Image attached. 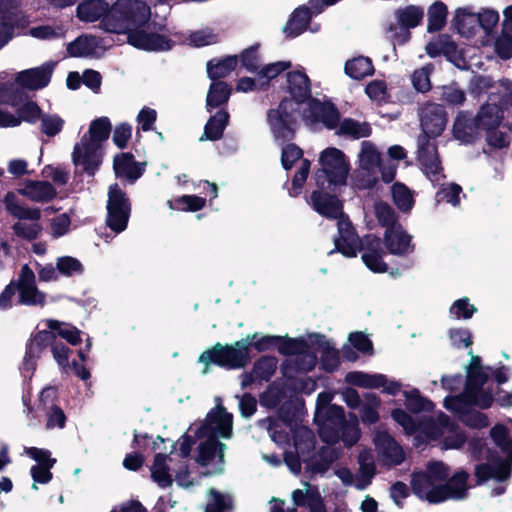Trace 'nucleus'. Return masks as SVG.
<instances>
[{
    "instance_id": "obj_1",
    "label": "nucleus",
    "mask_w": 512,
    "mask_h": 512,
    "mask_svg": "<svg viewBox=\"0 0 512 512\" xmlns=\"http://www.w3.org/2000/svg\"><path fill=\"white\" fill-rule=\"evenodd\" d=\"M150 7L140 0H117L109 13L99 23V27L109 33L128 34V42L148 51H165L172 48L175 41L164 35L149 33L141 29L150 19Z\"/></svg>"
},
{
    "instance_id": "obj_2",
    "label": "nucleus",
    "mask_w": 512,
    "mask_h": 512,
    "mask_svg": "<svg viewBox=\"0 0 512 512\" xmlns=\"http://www.w3.org/2000/svg\"><path fill=\"white\" fill-rule=\"evenodd\" d=\"M449 473V468L443 462H431L426 472L413 475L411 484L414 493L430 503L466 497L468 474L461 471L448 479Z\"/></svg>"
},
{
    "instance_id": "obj_3",
    "label": "nucleus",
    "mask_w": 512,
    "mask_h": 512,
    "mask_svg": "<svg viewBox=\"0 0 512 512\" xmlns=\"http://www.w3.org/2000/svg\"><path fill=\"white\" fill-rule=\"evenodd\" d=\"M111 132V123L108 118L101 117L91 122L89 130L76 143L72 152V161L75 166L82 167L89 175H93L101 164V148Z\"/></svg>"
},
{
    "instance_id": "obj_4",
    "label": "nucleus",
    "mask_w": 512,
    "mask_h": 512,
    "mask_svg": "<svg viewBox=\"0 0 512 512\" xmlns=\"http://www.w3.org/2000/svg\"><path fill=\"white\" fill-rule=\"evenodd\" d=\"M311 201L319 214L338 220L339 237L335 239V248L347 257L356 256L359 238L355 234L351 222L343 216L341 202L335 196L317 191L312 193Z\"/></svg>"
},
{
    "instance_id": "obj_5",
    "label": "nucleus",
    "mask_w": 512,
    "mask_h": 512,
    "mask_svg": "<svg viewBox=\"0 0 512 512\" xmlns=\"http://www.w3.org/2000/svg\"><path fill=\"white\" fill-rule=\"evenodd\" d=\"M487 377L488 375L480 365V358L472 356L467 371L465 393L460 396L447 397L445 399V407L459 414L467 412L471 405L488 408L493 402V397L491 392L483 388Z\"/></svg>"
},
{
    "instance_id": "obj_6",
    "label": "nucleus",
    "mask_w": 512,
    "mask_h": 512,
    "mask_svg": "<svg viewBox=\"0 0 512 512\" xmlns=\"http://www.w3.org/2000/svg\"><path fill=\"white\" fill-rule=\"evenodd\" d=\"M248 361V345L236 342L234 345L223 346L216 344L212 349L204 351L199 356V362L205 364L203 374L208 373L209 365L215 363L229 369L243 367Z\"/></svg>"
},
{
    "instance_id": "obj_7",
    "label": "nucleus",
    "mask_w": 512,
    "mask_h": 512,
    "mask_svg": "<svg viewBox=\"0 0 512 512\" xmlns=\"http://www.w3.org/2000/svg\"><path fill=\"white\" fill-rule=\"evenodd\" d=\"M491 437L495 444L507 454L508 464H501L499 467H492L487 464H481L476 467L475 474L479 482L486 481L490 478L505 480L510 475V465L512 463V439L508 437L505 427L495 426L491 432Z\"/></svg>"
},
{
    "instance_id": "obj_8",
    "label": "nucleus",
    "mask_w": 512,
    "mask_h": 512,
    "mask_svg": "<svg viewBox=\"0 0 512 512\" xmlns=\"http://www.w3.org/2000/svg\"><path fill=\"white\" fill-rule=\"evenodd\" d=\"M331 400L332 395L328 392L320 393L317 398L316 420L320 422L319 434L327 443H334L338 437L336 430L330 431L331 425L343 422V408L329 405Z\"/></svg>"
},
{
    "instance_id": "obj_9",
    "label": "nucleus",
    "mask_w": 512,
    "mask_h": 512,
    "mask_svg": "<svg viewBox=\"0 0 512 512\" xmlns=\"http://www.w3.org/2000/svg\"><path fill=\"white\" fill-rule=\"evenodd\" d=\"M296 103L292 100H283L277 109L268 112L267 118L274 134L278 140L286 141L293 138L295 133Z\"/></svg>"
},
{
    "instance_id": "obj_10",
    "label": "nucleus",
    "mask_w": 512,
    "mask_h": 512,
    "mask_svg": "<svg viewBox=\"0 0 512 512\" xmlns=\"http://www.w3.org/2000/svg\"><path fill=\"white\" fill-rule=\"evenodd\" d=\"M107 210L108 227L116 233L124 231L130 216V204L116 184L109 188Z\"/></svg>"
},
{
    "instance_id": "obj_11",
    "label": "nucleus",
    "mask_w": 512,
    "mask_h": 512,
    "mask_svg": "<svg viewBox=\"0 0 512 512\" xmlns=\"http://www.w3.org/2000/svg\"><path fill=\"white\" fill-rule=\"evenodd\" d=\"M198 438L205 439L199 444L197 463L208 467V474L221 473L224 464V450L226 445L220 443L214 437L196 435Z\"/></svg>"
},
{
    "instance_id": "obj_12",
    "label": "nucleus",
    "mask_w": 512,
    "mask_h": 512,
    "mask_svg": "<svg viewBox=\"0 0 512 512\" xmlns=\"http://www.w3.org/2000/svg\"><path fill=\"white\" fill-rule=\"evenodd\" d=\"M196 435L230 438L232 435V415L218 404L211 410L204 423L196 430Z\"/></svg>"
},
{
    "instance_id": "obj_13",
    "label": "nucleus",
    "mask_w": 512,
    "mask_h": 512,
    "mask_svg": "<svg viewBox=\"0 0 512 512\" xmlns=\"http://www.w3.org/2000/svg\"><path fill=\"white\" fill-rule=\"evenodd\" d=\"M319 163L322 172L332 184H344L349 172V165L343 152L337 148H327L321 152Z\"/></svg>"
},
{
    "instance_id": "obj_14",
    "label": "nucleus",
    "mask_w": 512,
    "mask_h": 512,
    "mask_svg": "<svg viewBox=\"0 0 512 512\" xmlns=\"http://www.w3.org/2000/svg\"><path fill=\"white\" fill-rule=\"evenodd\" d=\"M373 442L378 460L385 466L400 465L405 460L403 448L386 431L377 430Z\"/></svg>"
},
{
    "instance_id": "obj_15",
    "label": "nucleus",
    "mask_w": 512,
    "mask_h": 512,
    "mask_svg": "<svg viewBox=\"0 0 512 512\" xmlns=\"http://www.w3.org/2000/svg\"><path fill=\"white\" fill-rule=\"evenodd\" d=\"M25 454L37 462L31 467L30 473L34 480L33 489H37L36 483L46 484L52 479L50 469L56 463V459L51 457L50 451L36 447L25 449Z\"/></svg>"
},
{
    "instance_id": "obj_16",
    "label": "nucleus",
    "mask_w": 512,
    "mask_h": 512,
    "mask_svg": "<svg viewBox=\"0 0 512 512\" xmlns=\"http://www.w3.org/2000/svg\"><path fill=\"white\" fill-rule=\"evenodd\" d=\"M423 135L428 139L440 135L446 127L447 119L443 107L435 103H425L420 112Z\"/></svg>"
},
{
    "instance_id": "obj_17",
    "label": "nucleus",
    "mask_w": 512,
    "mask_h": 512,
    "mask_svg": "<svg viewBox=\"0 0 512 512\" xmlns=\"http://www.w3.org/2000/svg\"><path fill=\"white\" fill-rule=\"evenodd\" d=\"M418 149V158L424 172L432 182H438L443 175L435 145L426 136H419Z\"/></svg>"
},
{
    "instance_id": "obj_18",
    "label": "nucleus",
    "mask_w": 512,
    "mask_h": 512,
    "mask_svg": "<svg viewBox=\"0 0 512 512\" xmlns=\"http://www.w3.org/2000/svg\"><path fill=\"white\" fill-rule=\"evenodd\" d=\"M19 301L26 305H40L45 303V295L40 292L35 283V274L28 265L21 268L17 281Z\"/></svg>"
},
{
    "instance_id": "obj_19",
    "label": "nucleus",
    "mask_w": 512,
    "mask_h": 512,
    "mask_svg": "<svg viewBox=\"0 0 512 512\" xmlns=\"http://www.w3.org/2000/svg\"><path fill=\"white\" fill-rule=\"evenodd\" d=\"M423 15V9L414 5L396 10L395 16L401 28L400 33H398L393 25L389 26L388 32L391 33L389 36L390 40L395 41L401 36L402 42H404L410 35L407 29L416 27L421 22Z\"/></svg>"
},
{
    "instance_id": "obj_20",
    "label": "nucleus",
    "mask_w": 512,
    "mask_h": 512,
    "mask_svg": "<svg viewBox=\"0 0 512 512\" xmlns=\"http://www.w3.org/2000/svg\"><path fill=\"white\" fill-rule=\"evenodd\" d=\"M53 69V63H46L37 68L21 71L16 76V82L29 90L41 89L49 83Z\"/></svg>"
},
{
    "instance_id": "obj_21",
    "label": "nucleus",
    "mask_w": 512,
    "mask_h": 512,
    "mask_svg": "<svg viewBox=\"0 0 512 512\" xmlns=\"http://www.w3.org/2000/svg\"><path fill=\"white\" fill-rule=\"evenodd\" d=\"M383 238L387 250L393 255L402 256L413 251L412 237L401 225H394L386 229Z\"/></svg>"
},
{
    "instance_id": "obj_22",
    "label": "nucleus",
    "mask_w": 512,
    "mask_h": 512,
    "mask_svg": "<svg viewBox=\"0 0 512 512\" xmlns=\"http://www.w3.org/2000/svg\"><path fill=\"white\" fill-rule=\"evenodd\" d=\"M41 115L42 112L37 103L29 101L18 109V117L0 110V126L16 127L20 125L22 120L28 123H35L40 119Z\"/></svg>"
},
{
    "instance_id": "obj_23",
    "label": "nucleus",
    "mask_w": 512,
    "mask_h": 512,
    "mask_svg": "<svg viewBox=\"0 0 512 512\" xmlns=\"http://www.w3.org/2000/svg\"><path fill=\"white\" fill-rule=\"evenodd\" d=\"M383 251L380 239L375 236H367L364 239L362 259L366 266L374 272H385L386 263L382 260Z\"/></svg>"
},
{
    "instance_id": "obj_24",
    "label": "nucleus",
    "mask_w": 512,
    "mask_h": 512,
    "mask_svg": "<svg viewBox=\"0 0 512 512\" xmlns=\"http://www.w3.org/2000/svg\"><path fill=\"white\" fill-rule=\"evenodd\" d=\"M283 350L286 353L295 354L293 362L300 371H310L316 365V354L309 351L307 345L302 341L293 340L289 342Z\"/></svg>"
},
{
    "instance_id": "obj_25",
    "label": "nucleus",
    "mask_w": 512,
    "mask_h": 512,
    "mask_svg": "<svg viewBox=\"0 0 512 512\" xmlns=\"http://www.w3.org/2000/svg\"><path fill=\"white\" fill-rule=\"evenodd\" d=\"M18 193L34 202H49L57 195L53 185L46 181H27Z\"/></svg>"
},
{
    "instance_id": "obj_26",
    "label": "nucleus",
    "mask_w": 512,
    "mask_h": 512,
    "mask_svg": "<svg viewBox=\"0 0 512 512\" xmlns=\"http://www.w3.org/2000/svg\"><path fill=\"white\" fill-rule=\"evenodd\" d=\"M480 130L483 129L477 117L472 118L465 113L457 116L453 127L455 138L465 143L474 141L479 136Z\"/></svg>"
},
{
    "instance_id": "obj_27",
    "label": "nucleus",
    "mask_w": 512,
    "mask_h": 512,
    "mask_svg": "<svg viewBox=\"0 0 512 512\" xmlns=\"http://www.w3.org/2000/svg\"><path fill=\"white\" fill-rule=\"evenodd\" d=\"M109 8L105 0H83L77 7V17L83 22L101 21L109 13Z\"/></svg>"
},
{
    "instance_id": "obj_28",
    "label": "nucleus",
    "mask_w": 512,
    "mask_h": 512,
    "mask_svg": "<svg viewBox=\"0 0 512 512\" xmlns=\"http://www.w3.org/2000/svg\"><path fill=\"white\" fill-rule=\"evenodd\" d=\"M453 430V423L444 414H440L437 420H429L419 425L418 432L424 434L428 440H443L445 434Z\"/></svg>"
},
{
    "instance_id": "obj_29",
    "label": "nucleus",
    "mask_w": 512,
    "mask_h": 512,
    "mask_svg": "<svg viewBox=\"0 0 512 512\" xmlns=\"http://www.w3.org/2000/svg\"><path fill=\"white\" fill-rule=\"evenodd\" d=\"M333 430L338 432V437L334 442L341 438L347 446L354 445L360 437L357 417L352 414L349 415V419H345L343 416V422L341 424L333 423L330 431Z\"/></svg>"
},
{
    "instance_id": "obj_30",
    "label": "nucleus",
    "mask_w": 512,
    "mask_h": 512,
    "mask_svg": "<svg viewBox=\"0 0 512 512\" xmlns=\"http://www.w3.org/2000/svg\"><path fill=\"white\" fill-rule=\"evenodd\" d=\"M288 90L296 103V107L298 104L304 100H306L310 96V85L308 77L301 72H292L288 73Z\"/></svg>"
},
{
    "instance_id": "obj_31",
    "label": "nucleus",
    "mask_w": 512,
    "mask_h": 512,
    "mask_svg": "<svg viewBox=\"0 0 512 512\" xmlns=\"http://www.w3.org/2000/svg\"><path fill=\"white\" fill-rule=\"evenodd\" d=\"M114 170L117 177L136 180L142 174V169L133 161L129 153H122L114 158Z\"/></svg>"
},
{
    "instance_id": "obj_32",
    "label": "nucleus",
    "mask_w": 512,
    "mask_h": 512,
    "mask_svg": "<svg viewBox=\"0 0 512 512\" xmlns=\"http://www.w3.org/2000/svg\"><path fill=\"white\" fill-rule=\"evenodd\" d=\"M98 48L99 42L96 37L83 35L69 43L67 51L73 57H88L95 55Z\"/></svg>"
},
{
    "instance_id": "obj_33",
    "label": "nucleus",
    "mask_w": 512,
    "mask_h": 512,
    "mask_svg": "<svg viewBox=\"0 0 512 512\" xmlns=\"http://www.w3.org/2000/svg\"><path fill=\"white\" fill-rule=\"evenodd\" d=\"M4 204L6 210L13 215L14 217L22 220V219H29L37 221L40 216L41 212L37 208H28L24 207L18 204L17 197L14 193L8 192L4 197Z\"/></svg>"
},
{
    "instance_id": "obj_34",
    "label": "nucleus",
    "mask_w": 512,
    "mask_h": 512,
    "mask_svg": "<svg viewBox=\"0 0 512 512\" xmlns=\"http://www.w3.org/2000/svg\"><path fill=\"white\" fill-rule=\"evenodd\" d=\"M455 24L461 34L470 36L479 26L478 13H474L470 8H459L455 13Z\"/></svg>"
},
{
    "instance_id": "obj_35",
    "label": "nucleus",
    "mask_w": 512,
    "mask_h": 512,
    "mask_svg": "<svg viewBox=\"0 0 512 512\" xmlns=\"http://www.w3.org/2000/svg\"><path fill=\"white\" fill-rule=\"evenodd\" d=\"M56 335L50 331L42 330L37 332L29 341L27 345V361L32 358L38 357L49 345L55 340Z\"/></svg>"
},
{
    "instance_id": "obj_36",
    "label": "nucleus",
    "mask_w": 512,
    "mask_h": 512,
    "mask_svg": "<svg viewBox=\"0 0 512 512\" xmlns=\"http://www.w3.org/2000/svg\"><path fill=\"white\" fill-rule=\"evenodd\" d=\"M229 114L226 111H219L211 117L205 125L204 135L200 137V141L218 140L222 137L223 131L228 123Z\"/></svg>"
},
{
    "instance_id": "obj_37",
    "label": "nucleus",
    "mask_w": 512,
    "mask_h": 512,
    "mask_svg": "<svg viewBox=\"0 0 512 512\" xmlns=\"http://www.w3.org/2000/svg\"><path fill=\"white\" fill-rule=\"evenodd\" d=\"M381 155L374 144L369 141L361 143V151L359 153V163L361 168L368 172H374L380 168Z\"/></svg>"
},
{
    "instance_id": "obj_38",
    "label": "nucleus",
    "mask_w": 512,
    "mask_h": 512,
    "mask_svg": "<svg viewBox=\"0 0 512 512\" xmlns=\"http://www.w3.org/2000/svg\"><path fill=\"white\" fill-rule=\"evenodd\" d=\"M476 117L482 129L487 132L497 128L501 123V109L496 104H486L481 107Z\"/></svg>"
},
{
    "instance_id": "obj_39",
    "label": "nucleus",
    "mask_w": 512,
    "mask_h": 512,
    "mask_svg": "<svg viewBox=\"0 0 512 512\" xmlns=\"http://www.w3.org/2000/svg\"><path fill=\"white\" fill-rule=\"evenodd\" d=\"M374 71L372 61L368 57L359 56L346 62L345 72L353 79L360 80Z\"/></svg>"
},
{
    "instance_id": "obj_40",
    "label": "nucleus",
    "mask_w": 512,
    "mask_h": 512,
    "mask_svg": "<svg viewBox=\"0 0 512 512\" xmlns=\"http://www.w3.org/2000/svg\"><path fill=\"white\" fill-rule=\"evenodd\" d=\"M237 63L238 59L236 56H228L217 62L211 60L207 63L208 76L213 80L224 78L235 69Z\"/></svg>"
},
{
    "instance_id": "obj_41",
    "label": "nucleus",
    "mask_w": 512,
    "mask_h": 512,
    "mask_svg": "<svg viewBox=\"0 0 512 512\" xmlns=\"http://www.w3.org/2000/svg\"><path fill=\"white\" fill-rule=\"evenodd\" d=\"M346 381L362 388L373 389L385 385V376L381 374L370 375L363 372H350L346 376Z\"/></svg>"
},
{
    "instance_id": "obj_42",
    "label": "nucleus",
    "mask_w": 512,
    "mask_h": 512,
    "mask_svg": "<svg viewBox=\"0 0 512 512\" xmlns=\"http://www.w3.org/2000/svg\"><path fill=\"white\" fill-rule=\"evenodd\" d=\"M168 457L164 454H157L151 467L152 479L162 488L171 486L172 478L166 465Z\"/></svg>"
},
{
    "instance_id": "obj_43",
    "label": "nucleus",
    "mask_w": 512,
    "mask_h": 512,
    "mask_svg": "<svg viewBox=\"0 0 512 512\" xmlns=\"http://www.w3.org/2000/svg\"><path fill=\"white\" fill-rule=\"evenodd\" d=\"M294 447L298 454L305 456L315 447L314 433L307 427L301 426L294 431Z\"/></svg>"
},
{
    "instance_id": "obj_44",
    "label": "nucleus",
    "mask_w": 512,
    "mask_h": 512,
    "mask_svg": "<svg viewBox=\"0 0 512 512\" xmlns=\"http://www.w3.org/2000/svg\"><path fill=\"white\" fill-rule=\"evenodd\" d=\"M358 462L360 466V477L362 483H358V488H365L375 474V464L373 454L368 449H363L358 456Z\"/></svg>"
},
{
    "instance_id": "obj_45",
    "label": "nucleus",
    "mask_w": 512,
    "mask_h": 512,
    "mask_svg": "<svg viewBox=\"0 0 512 512\" xmlns=\"http://www.w3.org/2000/svg\"><path fill=\"white\" fill-rule=\"evenodd\" d=\"M230 94L231 88L227 83L222 81L212 83L207 94V106L215 108L226 103Z\"/></svg>"
},
{
    "instance_id": "obj_46",
    "label": "nucleus",
    "mask_w": 512,
    "mask_h": 512,
    "mask_svg": "<svg viewBox=\"0 0 512 512\" xmlns=\"http://www.w3.org/2000/svg\"><path fill=\"white\" fill-rule=\"evenodd\" d=\"M317 343V352L321 354L324 369L329 372L336 370L340 362L337 350L330 347L323 337H319Z\"/></svg>"
},
{
    "instance_id": "obj_47",
    "label": "nucleus",
    "mask_w": 512,
    "mask_h": 512,
    "mask_svg": "<svg viewBox=\"0 0 512 512\" xmlns=\"http://www.w3.org/2000/svg\"><path fill=\"white\" fill-rule=\"evenodd\" d=\"M309 19L310 12L307 8L296 9L285 26L284 32L292 37L299 35L306 28Z\"/></svg>"
},
{
    "instance_id": "obj_48",
    "label": "nucleus",
    "mask_w": 512,
    "mask_h": 512,
    "mask_svg": "<svg viewBox=\"0 0 512 512\" xmlns=\"http://www.w3.org/2000/svg\"><path fill=\"white\" fill-rule=\"evenodd\" d=\"M321 494L317 487L312 486L309 482L303 483L302 489H296L292 492L291 498L295 507H309V505Z\"/></svg>"
},
{
    "instance_id": "obj_49",
    "label": "nucleus",
    "mask_w": 512,
    "mask_h": 512,
    "mask_svg": "<svg viewBox=\"0 0 512 512\" xmlns=\"http://www.w3.org/2000/svg\"><path fill=\"white\" fill-rule=\"evenodd\" d=\"M46 324L51 332L57 331L58 335L70 344L77 345L81 342L80 331L77 328L53 319L46 320Z\"/></svg>"
},
{
    "instance_id": "obj_50",
    "label": "nucleus",
    "mask_w": 512,
    "mask_h": 512,
    "mask_svg": "<svg viewBox=\"0 0 512 512\" xmlns=\"http://www.w3.org/2000/svg\"><path fill=\"white\" fill-rule=\"evenodd\" d=\"M447 17V7L442 2H435L428 10V31L435 32L442 29Z\"/></svg>"
},
{
    "instance_id": "obj_51",
    "label": "nucleus",
    "mask_w": 512,
    "mask_h": 512,
    "mask_svg": "<svg viewBox=\"0 0 512 512\" xmlns=\"http://www.w3.org/2000/svg\"><path fill=\"white\" fill-rule=\"evenodd\" d=\"M40 131L47 137H55L58 135L65 124L62 117L57 114L42 113L40 117Z\"/></svg>"
},
{
    "instance_id": "obj_52",
    "label": "nucleus",
    "mask_w": 512,
    "mask_h": 512,
    "mask_svg": "<svg viewBox=\"0 0 512 512\" xmlns=\"http://www.w3.org/2000/svg\"><path fill=\"white\" fill-rule=\"evenodd\" d=\"M392 197L398 209L404 212L409 211L414 204L411 191L400 183H396L392 186Z\"/></svg>"
},
{
    "instance_id": "obj_53",
    "label": "nucleus",
    "mask_w": 512,
    "mask_h": 512,
    "mask_svg": "<svg viewBox=\"0 0 512 512\" xmlns=\"http://www.w3.org/2000/svg\"><path fill=\"white\" fill-rule=\"evenodd\" d=\"M340 133L353 138L367 137L371 133V128L366 122H358L353 119H345L340 125Z\"/></svg>"
},
{
    "instance_id": "obj_54",
    "label": "nucleus",
    "mask_w": 512,
    "mask_h": 512,
    "mask_svg": "<svg viewBox=\"0 0 512 512\" xmlns=\"http://www.w3.org/2000/svg\"><path fill=\"white\" fill-rule=\"evenodd\" d=\"M312 110L317 118L321 120L326 127L334 128L338 123L339 116L333 107L315 102L312 104Z\"/></svg>"
},
{
    "instance_id": "obj_55",
    "label": "nucleus",
    "mask_w": 512,
    "mask_h": 512,
    "mask_svg": "<svg viewBox=\"0 0 512 512\" xmlns=\"http://www.w3.org/2000/svg\"><path fill=\"white\" fill-rule=\"evenodd\" d=\"M209 495L212 497V502L208 504L205 512H223L232 508L233 499L229 494L210 489Z\"/></svg>"
},
{
    "instance_id": "obj_56",
    "label": "nucleus",
    "mask_w": 512,
    "mask_h": 512,
    "mask_svg": "<svg viewBox=\"0 0 512 512\" xmlns=\"http://www.w3.org/2000/svg\"><path fill=\"white\" fill-rule=\"evenodd\" d=\"M374 212L378 222L382 226L386 227V229H388L389 227H393L394 225H400L397 222L395 212L387 203H376L374 207Z\"/></svg>"
},
{
    "instance_id": "obj_57",
    "label": "nucleus",
    "mask_w": 512,
    "mask_h": 512,
    "mask_svg": "<svg viewBox=\"0 0 512 512\" xmlns=\"http://www.w3.org/2000/svg\"><path fill=\"white\" fill-rule=\"evenodd\" d=\"M56 267L59 273L70 277L82 273V264L73 257L64 256L57 259Z\"/></svg>"
},
{
    "instance_id": "obj_58",
    "label": "nucleus",
    "mask_w": 512,
    "mask_h": 512,
    "mask_svg": "<svg viewBox=\"0 0 512 512\" xmlns=\"http://www.w3.org/2000/svg\"><path fill=\"white\" fill-rule=\"evenodd\" d=\"M186 41L189 45L202 47L216 43L218 41V35L210 29H203L191 33Z\"/></svg>"
},
{
    "instance_id": "obj_59",
    "label": "nucleus",
    "mask_w": 512,
    "mask_h": 512,
    "mask_svg": "<svg viewBox=\"0 0 512 512\" xmlns=\"http://www.w3.org/2000/svg\"><path fill=\"white\" fill-rule=\"evenodd\" d=\"M291 67L290 61H279L268 64L258 73V80L269 83L271 79L276 78L280 73Z\"/></svg>"
},
{
    "instance_id": "obj_60",
    "label": "nucleus",
    "mask_w": 512,
    "mask_h": 512,
    "mask_svg": "<svg viewBox=\"0 0 512 512\" xmlns=\"http://www.w3.org/2000/svg\"><path fill=\"white\" fill-rule=\"evenodd\" d=\"M429 66L416 70L412 75V84L418 92H427L431 89Z\"/></svg>"
},
{
    "instance_id": "obj_61",
    "label": "nucleus",
    "mask_w": 512,
    "mask_h": 512,
    "mask_svg": "<svg viewBox=\"0 0 512 512\" xmlns=\"http://www.w3.org/2000/svg\"><path fill=\"white\" fill-rule=\"evenodd\" d=\"M476 312L474 305L469 304L468 298H462L453 303L450 314L456 319H469Z\"/></svg>"
},
{
    "instance_id": "obj_62",
    "label": "nucleus",
    "mask_w": 512,
    "mask_h": 512,
    "mask_svg": "<svg viewBox=\"0 0 512 512\" xmlns=\"http://www.w3.org/2000/svg\"><path fill=\"white\" fill-rule=\"evenodd\" d=\"M442 99L450 105H460L465 101V93L456 84L442 87Z\"/></svg>"
},
{
    "instance_id": "obj_63",
    "label": "nucleus",
    "mask_w": 512,
    "mask_h": 512,
    "mask_svg": "<svg viewBox=\"0 0 512 512\" xmlns=\"http://www.w3.org/2000/svg\"><path fill=\"white\" fill-rule=\"evenodd\" d=\"M495 49L501 58H510L512 56V32H506L503 28L502 35L495 42Z\"/></svg>"
},
{
    "instance_id": "obj_64",
    "label": "nucleus",
    "mask_w": 512,
    "mask_h": 512,
    "mask_svg": "<svg viewBox=\"0 0 512 512\" xmlns=\"http://www.w3.org/2000/svg\"><path fill=\"white\" fill-rule=\"evenodd\" d=\"M14 233L25 239H35L41 231V226L38 223H25L18 221L13 225Z\"/></svg>"
}]
</instances>
